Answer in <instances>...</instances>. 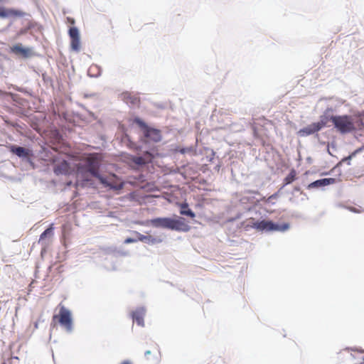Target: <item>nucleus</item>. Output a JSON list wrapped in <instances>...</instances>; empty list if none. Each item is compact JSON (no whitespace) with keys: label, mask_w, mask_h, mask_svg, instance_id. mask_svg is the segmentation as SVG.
Listing matches in <instances>:
<instances>
[{"label":"nucleus","mask_w":364,"mask_h":364,"mask_svg":"<svg viewBox=\"0 0 364 364\" xmlns=\"http://www.w3.org/2000/svg\"><path fill=\"white\" fill-rule=\"evenodd\" d=\"M101 155L97 153L89 154L83 156L77 165L78 173L88 172L95 178L98 176Z\"/></svg>","instance_id":"nucleus-1"},{"label":"nucleus","mask_w":364,"mask_h":364,"mask_svg":"<svg viewBox=\"0 0 364 364\" xmlns=\"http://www.w3.org/2000/svg\"><path fill=\"white\" fill-rule=\"evenodd\" d=\"M330 119L341 134L350 133L355 129L353 118L350 115L331 116Z\"/></svg>","instance_id":"nucleus-2"},{"label":"nucleus","mask_w":364,"mask_h":364,"mask_svg":"<svg viewBox=\"0 0 364 364\" xmlns=\"http://www.w3.org/2000/svg\"><path fill=\"white\" fill-rule=\"evenodd\" d=\"M60 310L58 314L53 316V321H58L59 323L68 332L73 329V319L71 312L63 305H59Z\"/></svg>","instance_id":"nucleus-3"},{"label":"nucleus","mask_w":364,"mask_h":364,"mask_svg":"<svg viewBox=\"0 0 364 364\" xmlns=\"http://www.w3.org/2000/svg\"><path fill=\"white\" fill-rule=\"evenodd\" d=\"M105 187H108L113 190H121L124 187L123 181L115 174L111 173L106 176L100 174L96 178Z\"/></svg>","instance_id":"nucleus-4"},{"label":"nucleus","mask_w":364,"mask_h":364,"mask_svg":"<svg viewBox=\"0 0 364 364\" xmlns=\"http://www.w3.org/2000/svg\"><path fill=\"white\" fill-rule=\"evenodd\" d=\"M136 123L143 130L145 142H159L161 140V132L159 129L149 127L144 122L137 119Z\"/></svg>","instance_id":"nucleus-5"},{"label":"nucleus","mask_w":364,"mask_h":364,"mask_svg":"<svg viewBox=\"0 0 364 364\" xmlns=\"http://www.w3.org/2000/svg\"><path fill=\"white\" fill-rule=\"evenodd\" d=\"M252 228L259 231L271 232L287 230L288 228V225H284L282 228H281L280 226L270 220H263L261 221H257L254 223L252 225Z\"/></svg>","instance_id":"nucleus-6"},{"label":"nucleus","mask_w":364,"mask_h":364,"mask_svg":"<svg viewBox=\"0 0 364 364\" xmlns=\"http://www.w3.org/2000/svg\"><path fill=\"white\" fill-rule=\"evenodd\" d=\"M68 34L70 38V49L72 51L78 53L81 48V42L80 33L76 27H71L69 29Z\"/></svg>","instance_id":"nucleus-7"},{"label":"nucleus","mask_w":364,"mask_h":364,"mask_svg":"<svg viewBox=\"0 0 364 364\" xmlns=\"http://www.w3.org/2000/svg\"><path fill=\"white\" fill-rule=\"evenodd\" d=\"M326 124V122L321 119L320 122L312 123L307 127L300 129L299 134L301 136H306L314 134L321 129Z\"/></svg>","instance_id":"nucleus-8"},{"label":"nucleus","mask_w":364,"mask_h":364,"mask_svg":"<svg viewBox=\"0 0 364 364\" xmlns=\"http://www.w3.org/2000/svg\"><path fill=\"white\" fill-rule=\"evenodd\" d=\"M175 223V218H157L150 220V223L156 228H162L173 230Z\"/></svg>","instance_id":"nucleus-9"},{"label":"nucleus","mask_w":364,"mask_h":364,"mask_svg":"<svg viewBox=\"0 0 364 364\" xmlns=\"http://www.w3.org/2000/svg\"><path fill=\"white\" fill-rule=\"evenodd\" d=\"M25 15V13L19 9L13 8H6L0 6V18H21Z\"/></svg>","instance_id":"nucleus-10"},{"label":"nucleus","mask_w":364,"mask_h":364,"mask_svg":"<svg viewBox=\"0 0 364 364\" xmlns=\"http://www.w3.org/2000/svg\"><path fill=\"white\" fill-rule=\"evenodd\" d=\"M191 230V226L186 222V219L181 217L175 218L173 230L178 232H188Z\"/></svg>","instance_id":"nucleus-11"},{"label":"nucleus","mask_w":364,"mask_h":364,"mask_svg":"<svg viewBox=\"0 0 364 364\" xmlns=\"http://www.w3.org/2000/svg\"><path fill=\"white\" fill-rule=\"evenodd\" d=\"M9 150L11 153L17 155L18 157L21 158L29 159L30 156L32 155L31 151L29 149L21 146H16L14 145L10 146Z\"/></svg>","instance_id":"nucleus-12"},{"label":"nucleus","mask_w":364,"mask_h":364,"mask_svg":"<svg viewBox=\"0 0 364 364\" xmlns=\"http://www.w3.org/2000/svg\"><path fill=\"white\" fill-rule=\"evenodd\" d=\"M54 173L56 175L63 174L68 175L71 173L70 164L66 161H63L56 164L54 167Z\"/></svg>","instance_id":"nucleus-13"},{"label":"nucleus","mask_w":364,"mask_h":364,"mask_svg":"<svg viewBox=\"0 0 364 364\" xmlns=\"http://www.w3.org/2000/svg\"><path fill=\"white\" fill-rule=\"evenodd\" d=\"M144 355L148 360L154 359L159 360L160 358V350L158 345L153 343L151 348L145 352Z\"/></svg>","instance_id":"nucleus-14"},{"label":"nucleus","mask_w":364,"mask_h":364,"mask_svg":"<svg viewBox=\"0 0 364 364\" xmlns=\"http://www.w3.org/2000/svg\"><path fill=\"white\" fill-rule=\"evenodd\" d=\"M153 156L149 152H146L143 156H132V161L137 165L142 166L151 161Z\"/></svg>","instance_id":"nucleus-15"},{"label":"nucleus","mask_w":364,"mask_h":364,"mask_svg":"<svg viewBox=\"0 0 364 364\" xmlns=\"http://www.w3.org/2000/svg\"><path fill=\"white\" fill-rule=\"evenodd\" d=\"M145 315V309L144 308L137 309L132 313V317L134 322H136L139 326H144V317Z\"/></svg>","instance_id":"nucleus-16"},{"label":"nucleus","mask_w":364,"mask_h":364,"mask_svg":"<svg viewBox=\"0 0 364 364\" xmlns=\"http://www.w3.org/2000/svg\"><path fill=\"white\" fill-rule=\"evenodd\" d=\"M121 99L126 102L127 104H130L132 105H138L140 102L139 98L132 95L129 92H124L121 95Z\"/></svg>","instance_id":"nucleus-17"},{"label":"nucleus","mask_w":364,"mask_h":364,"mask_svg":"<svg viewBox=\"0 0 364 364\" xmlns=\"http://www.w3.org/2000/svg\"><path fill=\"white\" fill-rule=\"evenodd\" d=\"M11 51L15 54L21 55L23 57H28L31 53V49L23 48L20 43L16 44L11 47Z\"/></svg>","instance_id":"nucleus-18"},{"label":"nucleus","mask_w":364,"mask_h":364,"mask_svg":"<svg viewBox=\"0 0 364 364\" xmlns=\"http://www.w3.org/2000/svg\"><path fill=\"white\" fill-rule=\"evenodd\" d=\"M53 224H51L41 235L38 243H43L46 238H51L53 235Z\"/></svg>","instance_id":"nucleus-19"},{"label":"nucleus","mask_w":364,"mask_h":364,"mask_svg":"<svg viewBox=\"0 0 364 364\" xmlns=\"http://www.w3.org/2000/svg\"><path fill=\"white\" fill-rule=\"evenodd\" d=\"M181 210L180 213L183 215H187L191 218L196 217V214L191 210L188 209V205L186 203H181L180 205Z\"/></svg>","instance_id":"nucleus-20"},{"label":"nucleus","mask_w":364,"mask_h":364,"mask_svg":"<svg viewBox=\"0 0 364 364\" xmlns=\"http://www.w3.org/2000/svg\"><path fill=\"white\" fill-rule=\"evenodd\" d=\"M296 172L291 169L287 176L284 178V184L287 185L292 183L296 179Z\"/></svg>","instance_id":"nucleus-21"},{"label":"nucleus","mask_w":364,"mask_h":364,"mask_svg":"<svg viewBox=\"0 0 364 364\" xmlns=\"http://www.w3.org/2000/svg\"><path fill=\"white\" fill-rule=\"evenodd\" d=\"M137 235H138V240L141 241V242L154 243L156 241V240L155 238L152 237L150 235L146 236V235H141L140 233H137Z\"/></svg>","instance_id":"nucleus-22"},{"label":"nucleus","mask_w":364,"mask_h":364,"mask_svg":"<svg viewBox=\"0 0 364 364\" xmlns=\"http://www.w3.org/2000/svg\"><path fill=\"white\" fill-rule=\"evenodd\" d=\"M320 181H321L323 186H328V185L334 183L336 180H335V178H328L320 179Z\"/></svg>","instance_id":"nucleus-23"},{"label":"nucleus","mask_w":364,"mask_h":364,"mask_svg":"<svg viewBox=\"0 0 364 364\" xmlns=\"http://www.w3.org/2000/svg\"><path fill=\"white\" fill-rule=\"evenodd\" d=\"M323 186L321 181L320 180H317L316 181L312 182L310 183L308 186L309 188H318Z\"/></svg>","instance_id":"nucleus-24"},{"label":"nucleus","mask_w":364,"mask_h":364,"mask_svg":"<svg viewBox=\"0 0 364 364\" xmlns=\"http://www.w3.org/2000/svg\"><path fill=\"white\" fill-rule=\"evenodd\" d=\"M277 196V194H273V195L270 196L269 197H268L267 198H266L265 197L262 198L261 199V200L264 201V203H271L272 200L276 198Z\"/></svg>","instance_id":"nucleus-25"},{"label":"nucleus","mask_w":364,"mask_h":364,"mask_svg":"<svg viewBox=\"0 0 364 364\" xmlns=\"http://www.w3.org/2000/svg\"><path fill=\"white\" fill-rule=\"evenodd\" d=\"M67 22L71 25H74L75 23V19L71 17H67Z\"/></svg>","instance_id":"nucleus-26"},{"label":"nucleus","mask_w":364,"mask_h":364,"mask_svg":"<svg viewBox=\"0 0 364 364\" xmlns=\"http://www.w3.org/2000/svg\"><path fill=\"white\" fill-rule=\"evenodd\" d=\"M136 240L135 239H133V238H131V237H128L125 240L124 242L128 244V243H132V242H136Z\"/></svg>","instance_id":"nucleus-27"},{"label":"nucleus","mask_w":364,"mask_h":364,"mask_svg":"<svg viewBox=\"0 0 364 364\" xmlns=\"http://www.w3.org/2000/svg\"><path fill=\"white\" fill-rule=\"evenodd\" d=\"M191 149H189V148H186V149H182L180 150V152L182 153V154H185L186 153L187 151H191Z\"/></svg>","instance_id":"nucleus-28"},{"label":"nucleus","mask_w":364,"mask_h":364,"mask_svg":"<svg viewBox=\"0 0 364 364\" xmlns=\"http://www.w3.org/2000/svg\"><path fill=\"white\" fill-rule=\"evenodd\" d=\"M120 364H132V363L129 360H124Z\"/></svg>","instance_id":"nucleus-29"},{"label":"nucleus","mask_w":364,"mask_h":364,"mask_svg":"<svg viewBox=\"0 0 364 364\" xmlns=\"http://www.w3.org/2000/svg\"><path fill=\"white\" fill-rule=\"evenodd\" d=\"M67 185H68V186H70V185H71V182L68 183V184H67Z\"/></svg>","instance_id":"nucleus-30"},{"label":"nucleus","mask_w":364,"mask_h":364,"mask_svg":"<svg viewBox=\"0 0 364 364\" xmlns=\"http://www.w3.org/2000/svg\"><path fill=\"white\" fill-rule=\"evenodd\" d=\"M35 327L38 328V324L37 323L35 324Z\"/></svg>","instance_id":"nucleus-31"},{"label":"nucleus","mask_w":364,"mask_h":364,"mask_svg":"<svg viewBox=\"0 0 364 364\" xmlns=\"http://www.w3.org/2000/svg\"><path fill=\"white\" fill-rule=\"evenodd\" d=\"M4 0H0V2H3Z\"/></svg>","instance_id":"nucleus-32"}]
</instances>
